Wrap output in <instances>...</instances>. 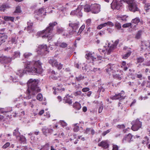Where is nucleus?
I'll return each instance as SVG.
<instances>
[{
  "mask_svg": "<svg viewBox=\"0 0 150 150\" xmlns=\"http://www.w3.org/2000/svg\"><path fill=\"white\" fill-rule=\"evenodd\" d=\"M36 14L35 15V17L38 20H39L40 18L42 17L43 15H45L46 12L45 11L43 8H41L35 12Z\"/></svg>",
  "mask_w": 150,
  "mask_h": 150,
  "instance_id": "f8f14e48",
  "label": "nucleus"
},
{
  "mask_svg": "<svg viewBox=\"0 0 150 150\" xmlns=\"http://www.w3.org/2000/svg\"><path fill=\"white\" fill-rule=\"evenodd\" d=\"M143 33V31L142 30H139L137 31L135 35V38L137 40L141 39Z\"/></svg>",
  "mask_w": 150,
  "mask_h": 150,
  "instance_id": "393cba45",
  "label": "nucleus"
},
{
  "mask_svg": "<svg viewBox=\"0 0 150 150\" xmlns=\"http://www.w3.org/2000/svg\"><path fill=\"white\" fill-rule=\"evenodd\" d=\"M119 72L120 74L118 73L114 74V73L112 74L113 77L114 79L119 80H120L121 79L122 77L123 71L122 70H120Z\"/></svg>",
  "mask_w": 150,
  "mask_h": 150,
  "instance_id": "f3484780",
  "label": "nucleus"
},
{
  "mask_svg": "<svg viewBox=\"0 0 150 150\" xmlns=\"http://www.w3.org/2000/svg\"><path fill=\"white\" fill-rule=\"evenodd\" d=\"M60 123L62 127L66 126L67 125V124L63 120L60 121Z\"/></svg>",
  "mask_w": 150,
  "mask_h": 150,
  "instance_id": "680f3d73",
  "label": "nucleus"
},
{
  "mask_svg": "<svg viewBox=\"0 0 150 150\" xmlns=\"http://www.w3.org/2000/svg\"><path fill=\"white\" fill-rule=\"evenodd\" d=\"M117 127L119 129H124L125 128V126L124 124L121 125H118L117 126Z\"/></svg>",
  "mask_w": 150,
  "mask_h": 150,
  "instance_id": "bf43d9fd",
  "label": "nucleus"
},
{
  "mask_svg": "<svg viewBox=\"0 0 150 150\" xmlns=\"http://www.w3.org/2000/svg\"><path fill=\"white\" fill-rule=\"evenodd\" d=\"M126 63L125 61H123L122 62L121 65V67L122 68L124 71H126L128 69L127 67H126Z\"/></svg>",
  "mask_w": 150,
  "mask_h": 150,
  "instance_id": "c85d7f7f",
  "label": "nucleus"
},
{
  "mask_svg": "<svg viewBox=\"0 0 150 150\" xmlns=\"http://www.w3.org/2000/svg\"><path fill=\"white\" fill-rule=\"evenodd\" d=\"M38 80L30 79L27 82L28 88L26 91L27 96L24 98L29 99L32 98L38 93L40 92L41 89L38 87Z\"/></svg>",
  "mask_w": 150,
  "mask_h": 150,
  "instance_id": "f03ea898",
  "label": "nucleus"
},
{
  "mask_svg": "<svg viewBox=\"0 0 150 150\" xmlns=\"http://www.w3.org/2000/svg\"><path fill=\"white\" fill-rule=\"evenodd\" d=\"M105 91V89L102 86H100L99 87L98 91L100 93L101 92H104Z\"/></svg>",
  "mask_w": 150,
  "mask_h": 150,
  "instance_id": "4d7b16f0",
  "label": "nucleus"
},
{
  "mask_svg": "<svg viewBox=\"0 0 150 150\" xmlns=\"http://www.w3.org/2000/svg\"><path fill=\"white\" fill-rule=\"evenodd\" d=\"M8 111L5 110L3 108H0V113H4L8 112Z\"/></svg>",
  "mask_w": 150,
  "mask_h": 150,
  "instance_id": "e2e57ef3",
  "label": "nucleus"
},
{
  "mask_svg": "<svg viewBox=\"0 0 150 150\" xmlns=\"http://www.w3.org/2000/svg\"><path fill=\"white\" fill-rule=\"evenodd\" d=\"M118 147L116 145H113L112 146V150H118Z\"/></svg>",
  "mask_w": 150,
  "mask_h": 150,
  "instance_id": "338daca9",
  "label": "nucleus"
},
{
  "mask_svg": "<svg viewBox=\"0 0 150 150\" xmlns=\"http://www.w3.org/2000/svg\"><path fill=\"white\" fill-rule=\"evenodd\" d=\"M89 90L90 89L89 88L86 87L83 88L82 89V91L83 92H85L89 91Z\"/></svg>",
  "mask_w": 150,
  "mask_h": 150,
  "instance_id": "0e129e2a",
  "label": "nucleus"
},
{
  "mask_svg": "<svg viewBox=\"0 0 150 150\" xmlns=\"http://www.w3.org/2000/svg\"><path fill=\"white\" fill-rule=\"evenodd\" d=\"M98 50L100 53L102 55L104 54V55H105V53L106 52H108L107 51V50H103L101 49H99ZM107 54H108L107 53Z\"/></svg>",
  "mask_w": 150,
  "mask_h": 150,
  "instance_id": "a18cd8bd",
  "label": "nucleus"
},
{
  "mask_svg": "<svg viewBox=\"0 0 150 150\" xmlns=\"http://www.w3.org/2000/svg\"><path fill=\"white\" fill-rule=\"evenodd\" d=\"M10 6L8 5H3L0 7V11H4L6 8H9Z\"/></svg>",
  "mask_w": 150,
  "mask_h": 150,
  "instance_id": "c9c22d12",
  "label": "nucleus"
},
{
  "mask_svg": "<svg viewBox=\"0 0 150 150\" xmlns=\"http://www.w3.org/2000/svg\"><path fill=\"white\" fill-rule=\"evenodd\" d=\"M144 140H143V141H142V144H148V143H149V138H148V137L146 136L145 137H144Z\"/></svg>",
  "mask_w": 150,
  "mask_h": 150,
  "instance_id": "c03bdc74",
  "label": "nucleus"
},
{
  "mask_svg": "<svg viewBox=\"0 0 150 150\" xmlns=\"http://www.w3.org/2000/svg\"><path fill=\"white\" fill-rule=\"evenodd\" d=\"M85 28V25L84 24L80 28L78 33L77 35H79L82 32L84 28Z\"/></svg>",
  "mask_w": 150,
  "mask_h": 150,
  "instance_id": "37998d69",
  "label": "nucleus"
},
{
  "mask_svg": "<svg viewBox=\"0 0 150 150\" xmlns=\"http://www.w3.org/2000/svg\"><path fill=\"white\" fill-rule=\"evenodd\" d=\"M73 97L72 96H69L68 95H67L64 98V100L65 103H68L69 104L72 103V100Z\"/></svg>",
  "mask_w": 150,
  "mask_h": 150,
  "instance_id": "6ab92c4d",
  "label": "nucleus"
},
{
  "mask_svg": "<svg viewBox=\"0 0 150 150\" xmlns=\"http://www.w3.org/2000/svg\"><path fill=\"white\" fill-rule=\"evenodd\" d=\"M81 11V8L78 7L76 10L71 11L70 14L72 15H76L78 16H82V14Z\"/></svg>",
  "mask_w": 150,
  "mask_h": 150,
  "instance_id": "4468645a",
  "label": "nucleus"
},
{
  "mask_svg": "<svg viewBox=\"0 0 150 150\" xmlns=\"http://www.w3.org/2000/svg\"><path fill=\"white\" fill-rule=\"evenodd\" d=\"M103 109V106H100L98 108V112L99 113H100L102 112V110Z\"/></svg>",
  "mask_w": 150,
  "mask_h": 150,
  "instance_id": "774afa93",
  "label": "nucleus"
},
{
  "mask_svg": "<svg viewBox=\"0 0 150 150\" xmlns=\"http://www.w3.org/2000/svg\"><path fill=\"white\" fill-rule=\"evenodd\" d=\"M91 8L92 13H98L100 11V5L96 4H91Z\"/></svg>",
  "mask_w": 150,
  "mask_h": 150,
  "instance_id": "9b49d317",
  "label": "nucleus"
},
{
  "mask_svg": "<svg viewBox=\"0 0 150 150\" xmlns=\"http://www.w3.org/2000/svg\"><path fill=\"white\" fill-rule=\"evenodd\" d=\"M83 79V78L81 75H79L78 77H76V80L77 81H80L81 80Z\"/></svg>",
  "mask_w": 150,
  "mask_h": 150,
  "instance_id": "5fc2aeb1",
  "label": "nucleus"
},
{
  "mask_svg": "<svg viewBox=\"0 0 150 150\" xmlns=\"http://www.w3.org/2000/svg\"><path fill=\"white\" fill-rule=\"evenodd\" d=\"M51 78L53 79H57L60 76V75L57 71L52 70L50 73Z\"/></svg>",
  "mask_w": 150,
  "mask_h": 150,
  "instance_id": "dca6fc26",
  "label": "nucleus"
},
{
  "mask_svg": "<svg viewBox=\"0 0 150 150\" xmlns=\"http://www.w3.org/2000/svg\"><path fill=\"white\" fill-rule=\"evenodd\" d=\"M131 124L132 125L131 129L133 131H137L142 127V123L138 119L133 120Z\"/></svg>",
  "mask_w": 150,
  "mask_h": 150,
  "instance_id": "39448f33",
  "label": "nucleus"
},
{
  "mask_svg": "<svg viewBox=\"0 0 150 150\" xmlns=\"http://www.w3.org/2000/svg\"><path fill=\"white\" fill-rule=\"evenodd\" d=\"M121 1H123L124 2L125 1H112L111 4L112 8L113 9H119L121 6Z\"/></svg>",
  "mask_w": 150,
  "mask_h": 150,
  "instance_id": "1a4fd4ad",
  "label": "nucleus"
},
{
  "mask_svg": "<svg viewBox=\"0 0 150 150\" xmlns=\"http://www.w3.org/2000/svg\"><path fill=\"white\" fill-rule=\"evenodd\" d=\"M98 145L99 146H101L105 149L108 148L109 145L106 141H102L100 143H99Z\"/></svg>",
  "mask_w": 150,
  "mask_h": 150,
  "instance_id": "5701e85b",
  "label": "nucleus"
},
{
  "mask_svg": "<svg viewBox=\"0 0 150 150\" xmlns=\"http://www.w3.org/2000/svg\"><path fill=\"white\" fill-rule=\"evenodd\" d=\"M81 92L80 91H78L75 92L74 94V95L75 96H79L81 95Z\"/></svg>",
  "mask_w": 150,
  "mask_h": 150,
  "instance_id": "69168bd1",
  "label": "nucleus"
},
{
  "mask_svg": "<svg viewBox=\"0 0 150 150\" xmlns=\"http://www.w3.org/2000/svg\"><path fill=\"white\" fill-rule=\"evenodd\" d=\"M68 46V44L65 42H60L59 44V46L62 48H65Z\"/></svg>",
  "mask_w": 150,
  "mask_h": 150,
  "instance_id": "ea45409f",
  "label": "nucleus"
},
{
  "mask_svg": "<svg viewBox=\"0 0 150 150\" xmlns=\"http://www.w3.org/2000/svg\"><path fill=\"white\" fill-rule=\"evenodd\" d=\"M79 23H69V26L71 27L72 30L74 32H76V30L78 29L79 26Z\"/></svg>",
  "mask_w": 150,
  "mask_h": 150,
  "instance_id": "a211bd4d",
  "label": "nucleus"
},
{
  "mask_svg": "<svg viewBox=\"0 0 150 150\" xmlns=\"http://www.w3.org/2000/svg\"><path fill=\"white\" fill-rule=\"evenodd\" d=\"M133 136L130 133L125 135L122 139V142L124 143L126 142H130L132 141V139Z\"/></svg>",
  "mask_w": 150,
  "mask_h": 150,
  "instance_id": "ddd939ff",
  "label": "nucleus"
},
{
  "mask_svg": "<svg viewBox=\"0 0 150 150\" xmlns=\"http://www.w3.org/2000/svg\"><path fill=\"white\" fill-rule=\"evenodd\" d=\"M64 30V29L62 27H57V32L58 34L62 33Z\"/></svg>",
  "mask_w": 150,
  "mask_h": 150,
  "instance_id": "79ce46f5",
  "label": "nucleus"
},
{
  "mask_svg": "<svg viewBox=\"0 0 150 150\" xmlns=\"http://www.w3.org/2000/svg\"><path fill=\"white\" fill-rule=\"evenodd\" d=\"M28 26L27 30L29 33H31L33 31V23L30 21H28L27 23Z\"/></svg>",
  "mask_w": 150,
  "mask_h": 150,
  "instance_id": "b1692460",
  "label": "nucleus"
},
{
  "mask_svg": "<svg viewBox=\"0 0 150 150\" xmlns=\"http://www.w3.org/2000/svg\"><path fill=\"white\" fill-rule=\"evenodd\" d=\"M119 42V40H116L115 42L110 46V47L108 49V54H110L111 51L113 49L116 47Z\"/></svg>",
  "mask_w": 150,
  "mask_h": 150,
  "instance_id": "412c9836",
  "label": "nucleus"
},
{
  "mask_svg": "<svg viewBox=\"0 0 150 150\" xmlns=\"http://www.w3.org/2000/svg\"><path fill=\"white\" fill-rule=\"evenodd\" d=\"M36 98L38 100L40 101H42L43 99L42 95L40 93L38 94L36 96Z\"/></svg>",
  "mask_w": 150,
  "mask_h": 150,
  "instance_id": "49530a36",
  "label": "nucleus"
},
{
  "mask_svg": "<svg viewBox=\"0 0 150 150\" xmlns=\"http://www.w3.org/2000/svg\"><path fill=\"white\" fill-rule=\"evenodd\" d=\"M106 23V25H109L110 27H112L114 25V24L110 21H108L107 22L105 23Z\"/></svg>",
  "mask_w": 150,
  "mask_h": 150,
  "instance_id": "052dcab7",
  "label": "nucleus"
},
{
  "mask_svg": "<svg viewBox=\"0 0 150 150\" xmlns=\"http://www.w3.org/2000/svg\"><path fill=\"white\" fill-rule=\"evenodd\" d=\"M7 38V35L2 36L0 38V45L6 42Z\"/></svg>",
  "mask_w": 150,
  "mask_h": 150,
  "instance_id": "cd10ccee",
  "label": "nucleus"
},
{
  "mask_svg": "<svg viewBox=\"0 0 150 150\" xmlns=\"http://www.w3.org/2000/svg\"><path fill=\"white\" fill-rule=\"evenodd\" d=\"M106 26V23H103L98 25L97 27V28L98 29L100 30Z\"/></svg>",
  "mask_w": 150,
  "mask_h": 150,
  "instance_id": "09e8293b",
  "label": "nucleus"
},
{
  "mask_svg": "<svg viewBox=\"0 0 150 150\" xmlns=\"http://www.w3.org/2000/svg\"><path fill=\"white\" fill-rule=\"evenodd\" d=\"M57 24V23L55 21L50 23L49 26L45 29L38 31L36 34V36L38 37H41L43 38H48V41L50 40L54 36L52 34L54 27Z\"/></svg>",
  "mask_w": 150,
  "mask_h": 150,
  "instance_id": "7ed1b4c3",
  "label": "nucleus"
},
{
  "mask_svg": "<svg viewBox=\"0 0 150 150\" xmlns=\"http://www.w3.org/2000/svg\"><path fill=\"white\" fill-rule=\"evenodd\" d=\"M132 25L131 23H128L122 25V27L124 28L128 27L131 26Z\"/></svg>",
  "mask_w": 150,
  "mask_h": 150,
  "instance_id": "13d9d810",
  "label": "nucleus"
},
{
  "mask_svg": "<svg viewBox=\"0 0 150 150\" xmlns=\"http://www.w3.org/2000/svg\"><path fill=\"white\" fill-rule=\"evenodd\" d=\"M4 19L5 21H11L12 22H13L14 20V17L8 16H4Z\"/></svg>",
  "mask_w": 150,
  "mask_h": 150,
  "instance_id": "7c9ffc66",
  "label": "nucleus"
},
{
  "mask_svg": "<svg viewBox=\"0 0 150 150\" xmlns=\"http://www.w3.org/2000/svg\"><path fill=\"white\" fill-rule=\"evenodd\" d=\"M124 2L127 4L128 9L130 11L135 12L140 11L137 3L134 1H125Z\"/></svg>",
  "mask_w": 150,
  "mask_h": 150,
  "instance_id": "20e7f679",
  "label": "nucleus"
},
{
  "mask_svg": "<svg viewBox=\"0 0 150 150\" xmlns=\"http://www.w3.org/2000/svg\"><path fill=\"white\" fill-rule=\"evenodd\" d=\"M0 59H2L3 61H4V63H8L10 62L11 61V59L10 58L4 57H0Z\"/></svg>",
  "mask_w": 150,
  "mask_h": 150,
  "instance_id": "2f4dec72",
  "label": "nucleus"
},
{
  "mask_svg": "<svg viewBox=\"0 0 150 150\" xmlns=\"http://www.w3.org/2000/svg\"><path fill=\"white\" fill-rule=\"evenodd\" d=\"M32 55V54L30 52H26L24 54V56L25 58H28Z\"/></svg>",
  "mask_w": 150,
  "mask_h": 150,
  "instance_id": "603ef678",
  "label": "nucleus"
},
{
  "mask_svg": "<svg viewBox=\"0 0 150 150\" xmlns=\"http://www.w3.org/2000/svg\"><path fill=\"white\" fill-rule=\"evenodd\" d=\"M10 144L9 142H7L3 146L2 148L3 149H6L10 145Z\"/></svg>",
  "mask_w": 150,
  "mask_h": 150,
  "instance_id": "6e6d98bb",
  "label": "nucleus"
},
{
  "mask_svg": "<svg viewBox=\"0 0 150 150\" xmlns=\"http://www.w3.org/2000/svg\"><path fill=\"white\" fill-rule=\"evenodd\" d=\"M126 96L125 95V92L123 91H122L120 93L115 94V95L112 98V100H120L125 99Z\"/></svg>",
  "mask_w": 150,
  "mask_h": 150,
  "instance_id": "6e6552de",
  "label": "nucleus"
},
{
  "mask_svg": "<svg viewBox=\"0 0 150 150\" xmlns=\"http://www.w3.org/2000/svg\"><path fill=\"white\" fill-rule=\"evenodd\" d=\"M145 1H144L143 2V4H145L144 8L146 11L147 12V10L150 9V4L148 3H146Z\"/></svg>",
  "mask_w": 150,
  "mask_h": 150,
  "instance_id": "4c0bfd02",
  "label": "nucleus"
},
{
  "mask_svg": "<svg viewBox=\"0 0 150 150\" xmlns=\"http://www.w3.org/2000/svg\"><path fill=\"white\" fill-rule=\"evenodd\" d=\"M149 43L146 42L142 41L141 44L140 45V50L144 51L147 48Z\"/></svg>",
  "mask_w": 150,
  "mask_h": 150,
  "instance_id": "4be33fe9",
  "label": "nucleus"
},
{
  "mask_svg": "<svg viewBox=\"0 0 150 150\" xmlns=\"http://www.w3.org/2000/svg\"><path fill=\"white\" fill-rule=\"evenodd\" d=\"M85 58L88 62H93L96 60V58L94 57V53L90 52H88L85 55Z\"/></svg>",
  "mask_w": 150,
  "mask_h": 150,
  "instance_id": "0eeeda50",
  "label": "nucleus"
},
{
  "mask_svg": "<svg viewBox=\"0 0 150 150\" xmlns=\"http://www.w3.org/2000/svg\"><path fill=\"white\" fill-rule=\"evenodd\" d=\"M73 107L77 110L80 109L81 108L80 104L78 102H76L73 104Z\"/></svg>",
  "mask_w": 150,
  "mask_h": 150,
  "instance_id": "f704fd0d",
  "label": "nucleus"
},
{
  "mask_svg": "<svg viewBox=\"0 0 150 150\" xmlns=\"http://www.w3.org/2000/svg\"><path fill=\"white\" fill-rule=\"evenodd\" d=\"M140 22V19L139 18H136L133 19L132 21V23H134L137 24Z\"/></svg>",
  "mask_w": 150,
  "mask_h": 150,
  "instance_id": "a19ab883",
  "label": "nucleus"
},
{
  "mask_svg": "<svg viewBox=\"0 0 150 150\" xmlns=\"http://www.w3.org/2000/svg\"><path fill=\"white\" fill-rule=\"evenodd\" d=\"M116 67L115 64H109L107 66L106 71L109 74L111 75L112 73H114L116 71Z\"/></svg>",
  "mask_w": 150,
  "mask_h": 150,
  "instance_id": "9d476101",
  "label": "nucleus"
},
{
  "mask_svg": "<svg viewBox=\"0 0 150 150\" xmlns=\"http://www.w3.org/2000/svg\"><path fill=\"white\" fill-rule=\"evenodd\" d=\"M21 12V9L20 6H18L16 7L14 13H19Z\"/></svg>",
  "mask_w": 150,
  "mask_h": 150,
  "instance_id": "de8ad7c7",
  "label": "nucleus"
},
{
  "mask_svg": "<svg viewBox=\"0 0 150 150\" xmlns=\"http://www.w3.org/2000/svg\"><path fill=\"white\" fill-rule=\"evenodd\" d=\"M144 59L142 57H138L137 58V62L138 63H142L144 61Z\"/></svg>",
  "mask_w": 150,
  "mask_h": 150,
  "instance_id": "8fccbe9b",
  "label": "nucleus"
},
{
  "mask_svg": "<svg viewBox=\"0 0 150 150\" xmlns=\"http://www.w3.org/2000/svg\"><path fill=\"white\" fill-rule=\"evenodd\" d=\"M49 144L48 143H47L43 146L42 147L40 150H48L49 149Z\"/></svg>",
  "mask_w": 150,
  "mask_h": 150,
  "instance_id": "e433bc0d",
  "label": "nucleus"
},
{
  "mask_svg": "<svg viewBox=\"0 0 150 150\" xmlns=\"http://www.w3.org/2000/svg\"><path fill=\"white\" fill-rule=\"evenodd\" d=\"M42 131L43 134L47 136L49 134L51 133L53 131L52 129L44 128L42 129Z\"/></svg>",
  "mask_w": 150,
  "mask_h": 150,
  "instance_id": "aec40b11",
  "label": "nucleus"
},
{
  "mask_svg": "<svg viewBox=\"0 0 150 150\" xmlns=\"http://www.w3.org/2000/svg\"><path fill=\"white\" fill-rule=\"evenodd\" d=\"M53 89L54 90H57V91H62V90H63V89L62 87V85H61L60 84V85L57 86V87H54L53 88Z\"/></svg>",
  "mask_w": 150,
  "mask_h": 150,
  "instance_id": "58836bf2",
  "label": "nucleus"
},
{
  "mask_svg": "<svg viewBox=\"0 0 150 150\" xmlns=\"http://www.w3.org/2000/svg\"><path fill=\"white\" fill-rule=\"evenodd\" d=\"M38 48L39 49L42 51H47V47L46 45H40L38 46Z\"/></svg>",
  "mask_w": 150,
  "mask_h": 150,
  "instance_id": "bb28decb",
  "label": "nucleus"
},
{
  "mask_svg": "<svg viewBox=\"0 0 150 150\" xmlns=\"http://www.w3.org/2000/svg\"><path fill=\"white\" fill-rule=\"evenodd\" d=\"M16 138L18 140L21 144H26L27 140L25 137L23 135H20L16 136Z\"/></svg>",
  "mask_w": 150,
  "mask_h": 150,
  "instance_id": "2eb2a0df",
  "label": "nucleus"
},
{
  "mask_svg": "<svg viewBox=\"0 0 150 150\" xmlns=\"http://www.w3.org/2000/svg\"><path fill=\"white\" fill-rule=\"evenodd\" d=\"M42 64L39 60L26 62L25 65V70L18 71L16 74L21 77L24 74L26 73V71L33 75L40 74L43 71Z\"/></svg>",
  "mask_w": 150,
  "mask_h": 150,
  "instance_id": "f257e3e1",
  "label": "nucleus"
},
{
  "mask_svg": "<svg viewBox=\"0 0 150 150\" xmlns=\"http://www.w3.org/2000/svg\"><path fill=\"white\" fill-rule=\"evenodd\" d=\"M15 103H16L17 105L16 106H18V104L21 105L22 104L23 102V100L22 98H16L13 101Z\"/></svg>",
  "mask_w": 150,
  "mask_h": 150,
  "instance_id": "a878e982",
  "label": "nucleus"
},
{
  "mask_svg": "<svg viewBox=\"0 0 150 150\" xmlns=\"http://www.w3.org/2000/svg\"><path fill=\"white\" fill-rule=\"evenodd\" d=\"M84 11L86 12L91 11V5L90 6L88 5H86L84 6Z\"/></svg>",
  "mask_w": 150,
  "mask_h": 150,
  "instance_id": "c756f323",
  "label": "nucleus"
},
{
  "mask_svg": "<svg viewBox=\"0 0 150 150\" xmlns=\"http://www.w3.org/2000/svg\"><path fill=\"white\" fill-rule=\"evenodd\" d=\"M77 124H74V127L73 129V130L75 132H77L79 130V127L77 126Z\"/></svg>",
  "mask_w": 150,
  "mask_h": 150,
  "instance_id": "3c124183",
  "label": "nucleus"
},
{
  "mask_svg": "<svg viewBox=\"0 0 150 150\" xmlns=\"http://www.w3.org/2000/svg\"><path fill=\"white\" fill-rule=\"evenodd\" d=\"M48 62L52 67L54 66L59 70H60L63 67V64L61 63H58L57 60L54 58L50 59L48 60Z\"/></svg>",
  "mask_w": 150,
  "mask_h": 150,
  "instance_id": "423d86ee",
  "label": "nucleus"
},
{
  "mask_svg": "<svg viewBox=\"0 0 150 150\" xmlns=\"http://www.w3.org/2000/svg\"><path fill=\"white\" fill-rule=\"evenodd\" d=\"M131 53L130 50L128 51L126 54L122 55V58L124 59H127L130 55Z\"/></svg>",
  "mask_w": 150,
  "mask_h": 150,
  "instance_id": "72a5a7b5",
  "label": "nucleus"
},
{
  "mask_svg": "<svg viewBox=\"0 0 150 150\" xmlns=\"http://www.w3.org/2000/svg\"><path fill=\"white\" fill-rule=\"evenodd\" d=\"M111 130V129H108L107 130H106V131H105L103 132L102 134V136L103 137L105 136L106 134L109 133L110 132Z\"/></svg>",
  "mask_w": 150,
  "mask_h": 150,
  "instance_id": "864d4df0",
  "label": "nucleus"
},
{
  "mask_svg": "<svg viewBox=\"0 0 150 150\" xmlns=\"http://www.w3.org/2000/svg\"><path fill=\"white\" fill-rule=\"evenodd\" d=\"M115 29L119 30H120L122 27L121 24L119 22H116L115 24Z\"/></svg>",
  "mask_w": 150,
  "mask_h": 150,
  "instance_id": "473e14b6",
  "label": "nucleus"
}]
</instances>
